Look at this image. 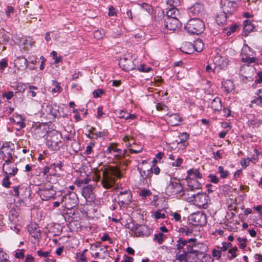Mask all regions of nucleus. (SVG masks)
Masks as SVG:
<instances>
[{
  "label": "nucleus",
  "mask_w": 262,
  "mask_h": 262,
  "mask_svg": "<svg viewBox=\"0 0 262 262\" xmlns=\"http://www.w3.org/2000/svg\"><path fill=\"white\" fill-rule=\"evenodd\" d=\"M185 28L189 33L198 35L204 31L205 25L199 18H192L187 23Z\"/></svg>",
  "instance_id": "nucleus-1"
},
{
  "label": "nucleus",
  "mask_w": 262,
  "mask_h": 262,
  "mask_svg": "<svg viewBox=\"0 0 262 262\" xmlns=\"http://www.w3.org/2000/svg\"><path fill=\"white\" fill-rule=\"evenodd\" d=\"M61 139V135L59 133H49L47 137V145L52 150H58L62 144Z\"/></svg>",
  "instance_id": "nucleus-2"
},
{
  "label": "nucleus",
  "mask_w": 262,
  "mask_h": 262,
  "mask_svg": "<svg viewBox=\"0 0 262 262\" xmlns=\"http://www.w3.org/2000/svg\"><path fill=\"white\" fill-rule=\"evenodd\" d=\"M191 242L189 246V253L191 254L192 262L199 261V256L203 255L207 251V246L203 243Z\"/></svg>",
  "instance_id": "nucleus-3"
},
{
  "label": "nucleus",
  "mask_w": 262,
  "mask_h": 262,
  "mask_svg": "<svg viewBox=\"0 0 262 262\" xmlns=\"http://www.w3.org/2000/svg\"><path fill=\"white\" fill-rule=\"evenodd\" d=\"M101 184L105 189L111 188L115 184V168H105L102 172Z\"/></svg>",
  "instance_id": "nucleus-4"
},
{
  "label": "nucleus",
  "mask_w": 262,
  "mask_h": 262,
  "mask_svg": "<svg viewBox=\"0 0 262 262\" xmlns=\"http://www.w3.org/2000/svg\"><path fill=\"white\" fill-rule=\"evenodd\" d=\"M78 203V199L75 192L66 193L61 199V204L65 208L70 210L76 207Z\"/></svg>",
  "instance_id": "nucleus-5"
},
{
  "label": "nucleus",
  "mask_w": 262,
  "mask_h": 262,
  "mask_svg": "<svg viewBox=\"0 0 262 262\" xmlns=\"http://www.w3.org/2000/svg\"><path fill=\"white\" fill-rule=\"evenodd\" d=\"M183 186L176 178H170L166 188V192L168 195H175L183 190Z\"/></svg>",
  "instance_id": "nucleus-6"
},
{
  "label": "nucleus",
  "mask_w": 262,
  "mask_h": 262,
  "mask_svg": "<svg viewBox=\"0 0 262 262\" xmlns=\"http://www.w3.org/2000/svg\"><path fill=\"white\" fill-rule=\"evenodd\" d=\"M204 47L202 40L198 39L194 41L193 44L190 42H186L181 48L182 51L186 54H190L193 50L197 52H201Z\"/></svg>",
  "instance_id": "nucleus-7"
},
{
  "label": "nucleus",
  "mask_w": 262,
  "mask_h": 262,
  "mask_svg": "<svg viewBox=\"0 0 262 262\" xmlns=\"http://www.w3.org/2000/svg\"><path fill=\"white\" fill-rule=\"evenodd\" d=\"M14 149L15 146L13 143L10 142L4 143L0 149V154L3 159L5 161V160H12Z\"/></svg>",
  "instance_id": "nucleus-8"
},
{
  "label": "nucleus",
  "mask_w": 262,
  "mask_h": 262,
  "mask_svg": "<svg viewBox=\"0 0 262 262\" xmlns=\"http://www.w3.org/2000/svg\"><path fill=\"white\" fill-rule=\"evenodd\" d=\"M192 197L188 199V201H192L194 204L200 208H206L208 196L206 193H200L192 194Z\"/></svg>",
  "instance_id": "nucleus-9"
},
{
  "label": "nucleus",
  "mask_w": 262,
  "mask_h": 262,
  "mask_svg": "<svg viewBox=\"0 0 262 262\" xmlns=\"http://www.w3.org/2000/svg\"><path fill=\"white\" fill-rule=\"evenodd\" d=\"M116 195H118V204L120 205L124 204H127L130 199V193L128 191L125 190L123 191L119 190L118 184L116 183Z\"/></svg>",
  "instance_id": "nucleus-10"
},
{
  "label": "nucleus",
  "mask_w": 262,
  "mask_h": 262,
  "mask_svg": "<svg viewBox=\"0 0 262 262\" xmlns=\"http://www.w3.org/2000/svg\"><path fill=\"white\" fill-rule=\"evenodd\" d=\"M13 162V160H5L3 166V170L6 175L14 176L16 174L18 169Z\"/></svg>",
  "instance_id": "nucleus-11"
},
{
  "label": "nucleus",
  "mask_w": 262,
  "mask_h": 262,
  "mask_svg": "<svg viewBox=\"0 0 262 262\" xmlns=\"http://www.w3.org/2000/svg\"><path fill=\"white\" fill-rule=\"evenodd\" d=\"M195 238H190L188 240H184L183 238H179L176 245L177 249L181 252L189 253V246L191 242H195Z\"/></svg>",
  "instance_id": "nucleus-12"
},
{
  "label": "nucleus",
  "mask_w": 262,
  "mask_h": 262,
  "mask_svg": "<svg viewBox=\"0 0 262 262\" xmlns=\"http://www.w3.org/2000/svg\"><path fill=\"white\" fill-rule=\"evenodd\" d=\"M164 25L165 28L170 31L178 30L181 27L179 18H165Z\"/></svg>",
  "instance_id": "nucleus-13"
},
{
  "label": "nucleus",
  "mask_w": 262,
  "mask_h": 262,
  "mask_svg": "<svg viewBox=\"0 0 262 262\" xmlns=\"http://www.w3.org/2000/svg\"><path fill=\"white\" fill-rule=\"evenodd\" d=\"M189 135L186 133L181 134L178 139L172 143L173 146L177 145L176 148L179 150H184L187 145V141L188 139Z\"/></svg>",
  "instance_id": "nucleus-14"
},
{
  "label": "nucleus",
  "mask_w": 262,
  "mask_h": 262,
  "mask_svg": "<svg viewBox=\"0 0 262 262\" xmlns=\"http://www.w3.org/2000/svg\"><path fill=\"white\" fill-rule=\"evenodd\" d=\"M62 110L63 108H61L56 103L48 105L46 107V112L52 115L53 118H58L61 117L62 115Z\"/></svg>",
  "instance_id": "nucleus-15"
},
{
  "label": "nucleus",
  "mask_w": 262,
  "mask_h": 262,
  "mask_svg": "<svg viewBox=\"0 0 262 262\" xmlns=\"http://www.w3.org/2000/svg\"><path fill=\"white\" fill-rule=\"evenodd\" d=\"M189 220L194 225H203L206 223V216L205 214L198 212L191 214Z\"/></svg>",
  "instance_id": "nucleus-16"
},
{
  "label": "nucleus",
  "mask_w": 262,
  "mask_h": 262,
  "mask_svg": "<svg viewBox=\"0 0 262 262\" xmlns=\"http://www.w3.org/2000/svg\"><path fill=\"white\" fill-rule=\"evenodd\" d=\"M55 191L53 189V186L50 185L49 187H44L40 189L39 195L44 201L49 200L54 198Z\"/></svg>",
  "instance_id": "nucleus-17"
},
{
  "label": "nucleus",
  "mask_w": 262,
  "mask_h": 262,
  "mask_svg": "<svg viewBox=\"0 0 262 262\" xmlns=\"http://www.w3.org/2000/svg\"><path fill=\"white\" fill-rule=\"evenodd\" d=\"M82 194L86 200L89 202L94 201L96 198L92 186L91 185L83 187Z\"/></svg>",
  "instance_id": "nucleus-18"
},
{
  "label": "nucleus",
  "mask_w": 262,
  "mask_h": 262,
  "mask_svg": "<svg viewBox=\"0 0 262 262\" xmlns=\"http://www.w3.org/2000/svg\"><path fill=\"white\" fill-rule=\"evenodd\" d=\"M119 66L123 70L128 71L135 69V66L130 59L120 58L118 62Z\"/></svg>",
  "instance_id": "nucleus-19"
},
{
  "label": "nucleus",
  "mask_w": 262,
  "mask_h": 262,
  "mask_svg": "<svg viewBox=\"0 0 262 262\" xmlns=\"http://www.w3.org/2000/svg\"><path fill=\"white\" fill-rule=\"evenodd\" d=\"M213 62L216 67L220 69H224L227 67L229 60L226 57L217 55L214 58Z\"/></svg>",
  "instance_id": "nucleus-20"
},
{
  "label": "nucleus",
  "mask_w": 262,
  "mask_h": 262,
  "mask_svg": "<svg viewBox=\"0 0 262 262\" xmlns=\"http://www.w3.org/2000/svg\"><path fill=\"white\" fill-rule=\"evenodd\" d=\"M28 61L24 56H19L14 60V66L19 71H24L28 67Z\"/></svg>",
  "instance_id": "nucleus-21"
},
{
  "label": "nucleus",
  "mask_w": 262,
  "mask_h": 262,
  "mask_svg": "<svg viewBox=\"0 0 262 262\" xmlns=\"http://www.w3.org/2000/svg\"><path fill=\"white\" fill-rule=\"evenodd\" d=\"M126 150L124 149L121 150L120 149H118L116 148V160H117V157H123ZM123 176L122 172L120 171L119 168L118 167V165H117V161H116V182H117V178H120Z\"/></svg>",
  "instance_id": "nucleus-22"
},
{
  "label": "nucleus",
  "mask_w": 262,
  "mask_h": 262,
  "mask_svg": "<svg viewBox=\"0 0 262 262\" xmlns=\"http://www.w3.org/2000/svg\"><path fill=\"white\" fill-rule=\"evenodd\" d=\"M168 116L167 121L168 123L171 126H176L179 124L180 122L182 121V118L177 113H174L170 115L167 114Z\"/></svg>",
  "instance_id": "nucleus-23"
},
{
  "label": "nucleus",
  "mask_w": 262,
  "mask_h": 262,
  "mask_svg": "<svg viewBox=\"0 0 262 262\" xmlns=\"http://www.w3.org/2000/svg\"><path fill=\"white\" fill-rule=\"evenodd\" d=\"M168 158L172 161L170 163L172 167H180L183 162L182 158H180L174 152L173 154H169Z\"/></svg>",
  "instance_id": "nucleus-24"
},
{
  "label": "nucleus",
  "mask_w": 262,
  "mask_h": 262,
  "mask_svg": "<svg viewBox=\"0 0 262 262\" xmlns=\"http://www.w3.org/2000/svg\"><path fill=\"white\" fill-rule=\"evenodd\" d=\"M249 50L250 52L253 53L252 51H251L250 48L248 45H244L243 48V54L245 52H247V50ZM247 55L245 57H242V61L244 62H247L248 63H254L256 61V58L254 57H250V56L251 55L250 54L246 53Z\"/></svg>",
  "instance_id": "nucleus-25"
},
{
  "label": "nucleus",
  "mask_w": 262,
  "mask_h": 262,
  "mask_svg": "<svg viewBox=\"0 0 262 262\" xmlns=\"http://www.w3.org/2000/svg\"><path fill=\"white\" fill-rule=\"evenodd\" d=\"M19 209L18 208H12L9 213V220L10 223H18L19 222Z\"/></svg>",
  "instance_id": "nucleus-26"
},
{
  "label": "nucleus",
  "mask_w": 262,
  "mask_h": 262,
  "mask_svg": "<svg viewBox=\"0 0 262 262\" xmlns=\"http://www.w3.org/2000/svg\"><path fill=\"white\" fill-rule=\"evenodd\" d=\"M176 260L178 262H192L191 254L185 252L177 253L176 255Z\"/></svg>",
  "instance_id": "nucleus-27"
},
{
  "label": "nucleus",
  "mask_w": 262,
  "mask_h": 262,
  "mask_svg": "<svg viewBox=\"0 0 262 262\" xmlns=\"http://www.w3.org/2000/svg\"><path fill=\"white\" fill-rule=\"evenodd\" d=\"M30 234L35 239L41 238L40 230L36 225H32L28 228Z\"/></svg>",
  "instance_id": "nucleus-28"
},
{
  "label": "nucleus",
  "mask_w": 262,
  "mask_h": 262,
  "mask_svg": "<svg viewBox=\"0 0 262 262\" xmlns=\"http://www.w3.org/2000/svg\"><path fill=\"white\" fill-rule=\"evenodd\" d=\"M166 18H179L180 16L179 11L176 7H173L167 8Z\"/></svg>",
  "instance_id": "nucleus-29"
},
{
  "label": "nucleus",
  "mask_w": 262,
  "mask_h": 262,
  "mask_svg": "<svg viewBox=\"0 0 262 262\" xmlns=\"http://www.w3.org/2000/svg\"><path fill=\"white\" fill-rule=\"evenodd\" d=\"M186 180L187 181L188 186L190 189L194 190L201 188V184L199 183L196 179L187 178Z\"/></svg>",
  "instance_id": "nucleus-30"
},
{
  "label": "nucleus",
  "mask_w": 262,
  "mask_h": 262,
  "mask_svg": "<svg viewBox=\"0 0 262 262\" xmlns=\"http://www.w3.org/2000/svg\"><path fill=\"white\" fill-rule=\"evenodd\" d=\"M211 107L214 111H220L222 107L221 100L216 97L211 102Z\"/></svg>",
  "instance_id": "nucleus-31"
},
{
  "label": "nucleus",
  "mask_w": 262,
  "mask_h": 262,
  "mask_svg": "<svg viewBox=\"0 0 262 262\" xmlns=\"http://www.w3.org/2000/svg\"><path fill=\"white\" fill-rule=\"evenodd\" d=\"M255 28V26L251 21L246 20L244 22V31L246 35L252 31Z\"/></svg>",
  "instance_id": "nucleus-32"
},
{
  "label": "nucleus",
  "mask_w": 262,
  "mask_h": 262,
  "mask_svg": "<svg viewBox=\"0 0 262 262\" xmlns=\"http://www.w3.org/2000/svg\"><path fill=\"white\" fill-rule=\"evenodd\" d=\"M187 178L193 179H201L202 177V174L200 172L199 170L197 169H190L187 171Z\"/></svg>",
  "instance_id": "nucleus-33"
},
{
  "label": "nucleus",
  "mask_w": 262,
  "mask_h": 262,
  "mask_svg": "<svg viewBox=\"0 0 262 262\" xmlns=\"http://www.w3.org/2000/svg\"><path fill=\"white\" fill-rule=\"evenodd\" d=\"M70 148L72 150V151L70 150V151L71 154H76L80 149L79 143L74 140H71Z\"/></svg>",
  "instance_id": "nucleus-34"
},
{
  "label": "nucleus",
  "mask_w": 262,
  "mask_h": 262,
  "mask_svg": "<svg viewBox=\"0 0 262 262\" xmlns=\"http://www.w3.org/2000/svg\"><path fill=\"white\" fill-rule=\"evenodd\" d=\"M227 15V14L223 12L220 14H217L216 16V23L220 25H223L226 21Z\"/></svg>",
  "instance_id": "nucleus-35"
},
{
  "label": "nucleus",
  "mask_w": 262,
  "mask_h": 262,
  "mask_svg": "<svg viewBox=\"0 0 262 262\" xmlns=\"http://www.w3.org/2000/svg\"><path fill=\"white\" fill-rule=\"evenodd\" d=\"M118 117L120 118H124L125 120L129 119H134L136 118V115L134 114H129L124 110H120L118 115Z\"/></svg>",
  "instance_id": "nucleus-36"
},
{
  "label": "nucleus",
  "mask_w": 262,
  "mask_h": 262,
  "mask_svg": "<svg viewBox=\"0 0 262 262\" xmlns=\"http://www.w3.org/2000/svg\"><path fill=\"white\" fill-rule=\"evenodd\" d=\"M139 172L141 176L144 179H147L148 177H151L153 171L151 168L147 169V170H142L141 168H138Z\"/></svg>",
  "instance_id": "nucleus-37"
},
{
  "label": "nucleus",
  "mask_w": 262,
  "mask_h": 262,
  "mask_svg": "<svg viewBox=\"0 0 262 262\" xmlns=\"http://www.w3.org/2000/svg\"><path fill=\"white\" fill-rule=\"evenodd\" d=\"M248 123L249 125L250 126H259L262 124V121L256 117L253 116L251 118L249 119Z\"/></svg>",
  "instance_id": "nucleus-38"
},
{
  "label": "nucleus",
  "mask_w": 262,
  "mask_h": 262,
  "mask_svg": "<svg viewBox=\"0 0 262 262\" xmlns=\"http://www.w3.org/2000/svg\"><path fill=\"white\" fill-rule=\"evenodd\" d=\"M201 6L199 4H195L194 6H192L190 8L189 11L194 15V16H198L199 13L201 11Z\"/></svg>",
  "instance_id": "nucleus-39"
},
{
  "label": "nucleus",
  "mask_w": 262,
  "mask_h": 262,
  "mask_svg": "<svg viewBox=\"0 0 262 262\" xmlns=\"http://www.w3.org/2000/svg\"><path fill=\"white\" fill-rule=\"evenodd\" d=\"M262 93V90L260 89L257 91L256 94L258 95V97L255 98L254 100L251 101L252 103H255L257 105H262V96L260 94Z\"/></svg>",
  "instance_id": "nucleus-40"
},
{
  "label": "nucleus",
  "mask_w": 262,
  "mask_h": 262,
  "mask_svg": "<svg viewBox=\"0 0 262 262\" xmlns=\"http://www.w3.org/2000/svg\"><path fill=\"white\" fill-rule=\"evenodd\" d=\"M237 241L238 242V246L240 249H245L247 245V242L248 240L247 238L246 237H238L237 238Z\"/></svg>",
  "instance_id": "nucleus-41"
},
{
  "label": "nucleus",
  "mask_w": 262,
  "mask_h": 262,
  "mask_svg": "<svg viewBox=\"0 0 262 262\" xmlns=\"http://www.w3.org/2000/svg\"><path fill=\"white\" fill-rule=\"evenodd\" d=\"M52 85L55 87L52 90V93H59L62 90L60 86V83L56 80H52Z\"/></svg>",
  "instance_id": "nucleus-42"
},
{
  "label": "nucleus",
  "mask_w": 262,
  "mask_h": 262,
  "mask_svg": "<svg viewBox=\"0 0 262 262\" xmlns=\"http://www.w3.org/2000/svg\"><path fill=\"white\" fill-rule=\"evenodd\" d=\"M224 86L228 93L231 92L234 89L233 83L231 80L226 81Z\"/></svg>",
  "instance_id": "nucleus-43"
},
{
  "label": "nucleus",
  "mask_w": 262,
  "mask_h": 262,
  "mask_svg": "<svg viewBox=\"0 0 262 262\" xmlns=\"http://www.w3.org/2000/svg\"><path fill=\"white\" fill-rule=\"evenodd\" d=\"M91 181V179L87 177L83 180H77L75 182V184L78 187H81L83 184H88Z\"/></svg>",
  "instance_id": "nucleus-44"
},
{
  "label": "nucleus",
  "mask_w": 262,
  "mask_h": 262,
  "mask_svg": "<svg viewBox=\"0 0 262 262\" xmlns=\"http://www.w3.org/2000/svg\"><path fill=\"white\" fill-rule=\"evenodd\" d=\"M16 90V93H23L25 90V85L23 83H16L15 85L12 86Z\"/></svg>",
  "instance_id": "nucleus-45"
},
{
  "label": "nucleus",
  "mask_w": 262,
  "mask_h": 262,
  "mask_svg": "<svg viewBox=\"0 0 262 262\" xmlns=\"http://www.w3.org/2000/svg\"><path fill=\"white\" fill-rule=\"evenodd\" d=\"M164 234L162 233H158L154 235V241L158 242L159 244H161L163 242Z\"/></svg>",
  "instance_id": "nucleus-46"
},
{
  "label": "nucleus",
  "mask_w": 262,
  "mask_h": 262,
  "mask_svg": "<svg viewBox=\"0 0 262 262\" xmlns=\"http://www.w3.org/2000/svg\"><path fill=\"white\" fill-rule=\"evenodd\" d=\"M24 189H26V188L25 187H23V186H20V185L14 186L13 187V190L14 192V193L12 194V195L18 197L20 195L19 190H23Z\"/></svg>",
  "instance_id": "nucleus-47"
},
{
  "label": "nucleus",
  "mask_w": 262,
  "mask_h": 262,
  "mask_svg": "<svg viewBox=\"0 0 262 262\" xmlns=\"http://www.w3.org/2000/svg\"><path fill=\"white\" fill-rule=\"evenodd\" d=\"M8 257L9 256L5 252L0 250V262H10Z\"/></svg>",
  "instance_id": "nucleus-48"
},
{
  "label": "nucleus",
  "mask_w": 262,
  "mask_h": 262,
  "mask_svg": "<svg viewBox=\"0 0 262 262\" xmlns=\"http://www.w3.org/2000/svg\"><path fill=\"white\" fill-rule=\"evenodd\" d=\"M11 183L9 181V178L8 175H6L4 178L3 181H2V185L7 188H8L10 187Z\"/></svg>",
  "instance_id": "nucleus-49"
},
{
  "label": "nucleus",
  "mask_w": 262,
  "mask_h": 262,
  "mask_svg": "<svg viewBox=\"0 0 262 262\" xmlns=\"http://www.w3.org/2000/svg\"><path fill=\"white\" fill-rule=\"evenodd\" d=\"M14 256L16 258L23 259L25 257V250H18L15 252Z\"/></svg>",
  "instance_id": "nucleus-50"
},
{
  "label": "nucleus",
  "mask_w": 262,
  "mask_h": 262,
  "mask_svg": "<svg viewBox=\"0 0 262 262\" xmlns=\"http://www.w3.org/2000/svg\"><path fill=\"white\" fill-rule=\"evenodd\" d=\"M76 259L77 260V262H86V257L84 255L83 252L82 253H77L76 254Z\"/></svg>",
  "instance_id": "nucleus-51"
},
{
  "label": "nucleus",
  "mask_w": 262,
  "mask_h": 262,
  "mask_svg": "<svg viewBox=\"0 0 262 262\" xmlns=\"http://www.w3.org/2000/svg\"><path fill=\"white\" fill-rule=\"evenodd\" d=\"M219 172L221 174V177L222 178H226L228 175V172L225 170L223 167L219 166L218 168Z\"/></svg>",
  "instance_id": "nucleus-52"
},
{
  "label": "nucleus",
  "mask_w": 262,
  "mask_h": 262,
  "mask_svg": "<svg viewBox=\"0 0 262 262\" xmlns=\"http://www.w3.org/2000/svg\"><path fill=\"white\" fill-rule=\"evenodd\" d=\"M20 186H23V187H25L26 189H24L23 190H19L20 195L21 196L27 195V193L30 195V188L28 187L27 185H20Z\"/></svg>",
  "instance_id": "nucleus-53"
},
{
  "label": "nucleus",
  "mask_w": 262,
  "mask_h": 262,
  "mask_svg": "<svg viewBox=\"0 0 262 262\" xmlns=\"http://www.w3.org/2000/svg\"><path fill=\"white\" fill-rule=\"evenodd\" d=\"M8 66V60L6 58H3L0 61V70L1 71H3Z\"/></svg>",
  "instance_id": "nucleus-54"
},
{
  "label": "nucleus",
  "mask_w": 262,
  "mask_h": 262,
  "mask_svg": "<svg viewBox=\"0 0 262 262\" xmlns=\"http://www.w3.org/2000/svg\"><path fill=\"white\" fill-rule=\"evenodd\" d=\"M143 9H144L147 12L150 13L151 12V6L147 3H142L140 4Z\"/></svg>",
  "instance_id": "nucleus-55"
},
{
  "label": "nucleus",
  "mask_w": 262,
  "mask_h": 262,
  "mask_svg": "<svg viewBox=\"0 0 262 262\" xmlns=\"http://www.w3.org/2000/svg\"><path fill=\"white\" fill-rule=\"evenodd\" d=\"M156 108L157 110L160 111H164L167 112L168 110V108L167 106L162 103H157L156 105Z\"/></svg>",
  "instance_id": "nucleus-56"
},
{
  "label": "nucleus",
  "mask_w": 262,
  "mask_h": 262,
  "mask_svg": "<svg viewBox=\"0 0 262 262\" xmlns=\"http://www.w3.org/2000/svg\"><path fill=\"white\" fill-rule=\"evenodd\" d=\"M180 3V0H167V4L171 7H176Z\"/></svg>",
  "instance_id": "nucleus-57"
},
{
  "label": "nucleus",
  "mask_w": 262,
  "mask_h": 262,
  "mask_svg": "<svg viewBox=\"0 0 262 262\" xmlns=\"http://www.w3.org/2000/svg\"><path fill=\"white\" fill-rule=\"evenodd\" d=\"M140 195L145 198L147 196H150L151 194V192L149 190L142 189L140 192Z\"/></svg>",
  "instance_id": "nucleus-58"
},
{
  "label": "nucleus",
  "mask_w": 262,
  "mask_h": 262,
  "mask_svg": "<svg viewBox=\"0 0 262 262\" xmlns=\"http://www.w3.org/2000/svg\"><path fill=\"white\" fill-rule=\"evenodd\" d=\"M237 250V247H234L228 250V253L231 254V258H234L237 256L236 252Z\"/></svg>",
  "instance_id": "nucleus-59"
},
{
  "label": "nucleus",
  "mask_w": 262,
  "mask_h": 262,
  "mask_svg": "<svg viewBox=\"0 0 262 262\" xmlns=\"http://www.w3.org/2000/svg\"><path fill=\"white\" fill-rule=\"evenodd\" d=\"M212 255L214 257H215L217 259H219L221 257V252L219 250L214 249L212 250Z\"/></svg>",
  "instance_id": "nucleus-60"
},
{
  "label": "nucleus",
  "mask_w": 262,
  "mask_h": 262,
  "mask_svg": "<svg viewBox=\"0 0 262 262\" xmlns=\"http://www.w3.org/2000/svg\"><path fill=\"white\" fill-rule=\"evenodd\" d=\"M29 88L30 89V91L28 92L29 95L32 97H35L36 96V93L33 91V90H37L38 88L36 86L33 85H30Z\"/></svg>",
  "instance_id": "nucleus-61"
},
{
  "label": "nucleus",
  "mask_w": 262,
  "mask_h": 262,
  "mask_svg": "<svg viewBox=\"0 0 262 262\" xmlns=\"http://www.w3.org/2000/svg\"><path fill=\"white\" fill-rule=\"evenodd\" d=\"M5 12L8 17H11V14L14 12V9L12 6H8Z\"/></svg>",
  "instance_id": "nucleus-62"
},
{
  "label": "nucleus",
  "mask_w": 262,
  "mask_h": 262,
  "mask_svg": "<svg viewBox=\"0 0 262 262\" xmlns=\"http://www.w3.org/2000/svg\"><path fill=\"white\" fill-rule=\"evenodd\" d=\"M123 141L126 143V146H130V145L134 143L133 139H130L128 136H125L122 139Z\"/></svg>",
  "instance_id": "nucleus-63"
},
{
  "label": "nucleus",
  "mask_w": 262,
  "mask_h": 262,
  "mask_svg": "<svg viewBox=\"0 0 262 262\" xmlns=\"http://www.w3.org/2000/svg\"><path fill=\"white\" fill-rule=\"evenodd\" d=\"M104 93V91L102 89H98L96 90H95L93 92V95L94 96V97L95 98H98L100 97V96Z\"/></svg>",
  "instance_id": "nucleus-64"
}]
</instances>
